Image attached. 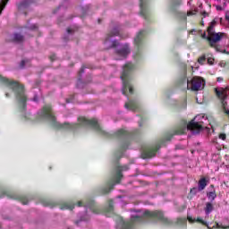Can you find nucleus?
Returning a JSON list of instances; mask_svg holds the SVG:
<instances>
[{
    "label": "nucleus",
    "mask_w": 229,
    "mask_h": 229,
    "mask_svg": "<svg viewBox=\"0 0 229 229\" xmlns=\"http://www.w3.org/2000/svg\"><path fill=\"white\" fill-rule=\"evenodd\" d=\"M39 121H47L56 130H66L67 131H81L87 127V118L80 116L77 123H60L56 121V117L53 114V109L50 105H46L42 109L38 112Z\"/></svg>",
    "instance_id": "nucleus-1"
},
{
    "label": "nucleus",
    "mask_w": 229,
    "mask_h": 229,
    "mask_svg": "<svg viewBox=\"0 0 229 229\" xmlns=\"http://www.w3.org/2000/svg\"><path fill=\"white\" fill-rule=\"evenodd\" d=\"M0 82L4 83L11 92H13L17 105L20 112H21V116L25 121H35V117L30 113H26V101H28V97L24 93V86L19 84L15 81H11L0 75Z\"/></svg>",
    "instance_id": "nucleus-2"
},
{
    "label": "nucleus",
    "mask_w": 229,
    "mask_h": 229,
    "mask_svg": "<svg viewBox=\"0 0 229 229\" xmlns=\"http://www.w3.org/2000/svg\"><path fill=\"white\" fill-rule=\"evenodd\" d=\"M119 35V27H114L105 38L104 46L106 49L115 47V60H124L130 55V46L128 44L119 45V42L113 40L112 37H117Z\"/></svg>",
    "instance_id": "nucleus-3"
},
{
    "label": "nucleus",
    "mask_w": 229,
    "mask_h": 229,
    "mask_svg": "<svg viewBox=\"0 0 229 229\" xmlns=\"http://www.w3.org/2000/svg\"><path fill=\"white\" fill-rule=\"evenodd\" d=\"M148 219H157L164 225H171V220L164 216L161 211L140 210L136 215L131 216V223H144Z\"/></svg>",
    "instance_id": "nucleus-4"
},
{
    "label": "nucleus",
    "mask_w": 229,
    "mask_h": 229,
    "mask_svg": "<svg viewBox=\"0 0 229 229\" xmlns=\"http://www.w3.org/2000/svg\"><path fill=\"white\" fill-rule=\"evenodd\" d=\"M135 69L131 63H127L123 68V73L121 75V80L123 81L122 92L123 96H128V91L130 94H133V88L130 81L131 80V71Z\"/></svg>",
    "instance_id": "nucleus-5"
},
{
    "label": "nucleus",
    "mask_w": 229,
    "mask_h": 229,
    "mask_svg": "<svg viewBox=\"0 0 229 229\" xmlns=\"http://www.w3.org/2000/svg\"><path fill=\"white\" fill-rule=\"evenodd\" d=\"M201 115L196 116L193 120H191L187 126H182L175 131L174 135H183L187 131V130H190L193 135H196L199 133V131H203V130H207L208 131H210V128L204 127L201 125V121L196 122V120L201 119Z\"/></svg>",
    "instance_id": "nucleus-6"
},
{
    "label": "nucleus",
    "mask_w": 229,
    "mask_h": 229,
    "mask_svg": "<svg viewBox=\"0 0 229 229\" xmlns=\"http://www.w3.org/2000/svg\"><path fill=\"white\" fill-rule=\"evenodd\" d=\"M216 27V21H213L209 27L208 28V37L207 33H204L202 35V38H207L209 42V45L211 47H215L216 51L222 53L223 51L219 50V47H217L216 44L219 42L225 36V33L217 32L216 33L214 31V28ZM225 53V51L223 52Z\"/></svg>",
    "instance_id": "nucleus-7"
},
{
    "label": "nucleus",
    "mask_w": 229,
    "mask_h": 229,
    "mask_svg": "<svg viewBox=\"0 0 229 229\" xmlns=\"http://www.w3.org/2000/svg\"><path fill=\"white\" fill-rule=\"evenodd\" d=\"M216 96L219 98L222 107L225 112V114H227L229 115V109L226 106V98L229 96V89L228 88H217L216 89Z\"/></svg>",
    "instance_id": "nucleus-8"
},
{
    "label": "nucleus",
    "mask_w": 229,
    "mask_h": 229,
    "mask_svg": "<svg viewBox=\"0 0 229 229\" xmlns=\"http://www.w3.org/2000/svg\"><path fill=\"white\" fill-rule=\"evenodd\" d=\"M204 87L205 80L200 77H193L191 81L187 80V89H191V90H203Z\"/></svg>",
    "instance_id": "nucleus-9"
},
{
    "label": "nucleus",
    "mask_w": 229,
    "mask_h": 229,
    "mask_svg": "<svg viewBox=\"0 0 229 229\" xmlns=\"http://www.w3.org/2000/svg\"><path fill=\"white\" fill-rule=\"evenodd\" d=\"M180 6H182V0H171L170 11L172 13L185 21L187 19V14L185 13L180 12Z\"/></svg>",
    "instance_id": "nucleus-10"
},
{
    "label": "nucleus",
    "mask_w": 229,
    "mask_h": 229,
    "mask_svg": "<svg viewBox=\"0 0 229 229\" xmlns=\"http://www.w3.org/2000/svg\"><path fill=\"white\" fill-rule=\"evenodd\" d=\"M88 126H90L93 128V130H96L98 133H100V135H104V137H110V134L101 128V125H99V123H98V120L96 118L90 119L87 121Z\"/></svg>",
    "instance_id": "nucleus-11"
},
{
    "label": "nucleus",
    "mask_w": 229,
    "mask_h": 229,
    "mask_svg": "<svg viewBox=\"0 0 229 229\" xmlns=\"http://www.w3.org/2000/svg\"><path fill=\"white\" fill-rule=\"evenodd\" d=\"M158 149H160V145H157L156 147L147 148L142 153V158H153V157L157 155V151H158Z\"/></svg>",
    "instance_id": "nucleus-12"
},
{
    "label": "nucleus",
    "mask_w": 229,
    "mask_h": 229,
    "mask_svg": "<svg viewBox=\"0 0 229 229\" xmlns=\"http://www.w3.org/2000/svg\"><path fill=\"white\" fill-rule=\"evenodd\" d=\"M122 171H128V166L123 165V166H117L116 167L115 174H114V176L113 178V182H114L113 185H115V183H119L121 182V178H123V174H121Z\"/></svg>",
    "instance_id": "nucleus-13"
},
{
    "label": "nucleus",
    "mask_w": 229,
    "mask_h": 229,
    "mask_svg": "<svg viewBox=\"0 0 229 229\" xmlns=\"http://www.w3.org/2000/svg\"><path fill=\"white\" fill-rule=\"evenodd\" d=\"M189 223H201V225H204V226H207L208 229L216 228V225H212V224L208 225L207 221L203 220L201 217L192 218V216L187 217Z\"/></svg>",
    "instance_id": "nucleus-14"
},
{
    "label": "nucleus",
    "mask_w": 229,
    "mask_h": 229,
    "mask_svg": "<svg viewBox=\"0 0 229 229\" xmlns=\"http://www.w3.org/2000/svg\"><path fill=\"white\" fill-rule=\"evenodd\" d=\"M83 74H85V66L81 68L79 73H78V81H77V87L78 89H83L85 87V83H83Z\"/></svg>",
    "instance_id": "nucleus-15"
},
{
    "label": "nucleus",
    "mask_w": 229,
    "mask_h": 229,
    "mask_svg": "<svg viewBox=\"0 0 229 229\" xmlns=\"http://www.w3.org/2000/svg\"><path fill=\"white\" fill-rule=\"evenodd\" d=\"M88 208L93 212V214H101V209L96 206V203L94 202V200H89L88 202Z\"/></svg>",
    "instance_id": "nucleus-16"
},
{
    "label": "nucleus",
    "mask_w": 229,
    "mask_h": 229,
    "mask_svg": "<svg viewBox=\"0 0 229 229\" xmlns=\"http://www.w3.org/2000/svg\"><path fill=\"white\" fill-rule=\"evenodd\" d=\"M142 38H144V30H140L134 38V44L137 49L140 47V44H142Z\"/></svg>",
    "instance_id": "nucleus-17"
},
{
    "label": "nucleus",
    "mask_w": 229,
    "mask_h": 229,
    "mask_svg": "<svg viewBox=\"0 0 229 229\" xmlns=\"http://www.w3.org/2000/svg\"><path fill=\"white\" fill-rule=\"evenodd\" d=\"M10 37V40L12 42H16L17 44L22 42V40H24V37L19 33H14L9 36Z\"/></svg>",
    "instance_id": "nucleus-18"
},
{
    "label": "nucleus",
    "mask_w": 229,
    "mask_h": 229,
    "mask_svg": "<svg viewBox=\"0 0 229 229\" xmlns=\"http://www.w3.org/2000/svg\"><path fill=\"white\" fill-rule=\"evenodd\" d=\"M119 229H131V222L124 221L123 219L120 220V223L118 224Z\"/></svg>",
    "instance_id": "nucleus-19"
},
{
    "label": "nucleus",
    "mask_w": 229,
    "mask_h": 229,
    "mask_svg": "<svg viewBox=\"0 0 229 229\" xmlns=\"http://www.w3.org/2000/svg\"><path fill=\"white\" fill-rule=\"evenodd\" d=\"M138 107L139 106L137 105V102H135L134 100H131L129 101V103H125V108H127V110H131L132 112H135V110H137Z\"/></svg>",
    "instance_id": "nucleus-20"
},
{
    "label": "nucleus",
    "mask_w": 229,
    "mask_h": 229,
    "mask_svg": "<svg viewBox=\"0 0 229 229\" xmlns=\"http://www.w3.org/2000/svg\"><path fill=\"white\" fill-rule=\"evenodd\" d=\"M30 4H31V0H22L18 4V8H19V10H24L26 8H29Z\"/></svg>",
    "instance_id": "nucleus-21"
},
{
    "label": "nucleus",
    "mask_w": 229,
    "mask_h": 229,
    "mask_svg": "<svg viewBox=\"0 0 229 229\" xmlns=\"http://www.w3.org/2000/svg\"><path fill=\"white\" fill-rule=\"evenodd\" d=\"M60 208L61 210H72V208H74V205L72 202H64Z\"/></svg>",
    "instance_id": "nucleus-22"
},
{
    "label": "nucleus",
    "mask_w": 229,
    "mask_h": 229,
    "mask_svg": "<svg viewBox=\"0 0 229 229\" xmlns=\"http://www.w3.org/2000/svg\"><path fill=\"white\" fill-rule=\"evenodd\" d=\"M112 212H114V202H112V200L109 202V206L108 208H106L104 211V213L106 214V216H107V217L110 216L109 214H112Z\"/></svg>",
    "instance_id": "nucleus-23"
},
{
    "label": "nucleus",
    "mask_w": 229,
    "mask_h": 229,
    "mask_svg": "<svg viewBox=\"0 0 229 229\" xmlns=\"http://www.w3.org/2000/svg\"><path fill=\"white\" fill-rule=\"evenodd\" d=\"M148 0H140V13L143 16H146V3Z\"/></svg>",
    "instance_id": "nucleus-24"
},
{
    "label": "nucleus",
    "mask_w": 229,
    "mask_h": 229,
    "mask_svg": "<svg viewBox=\"0 0 229 229\" xmlns=\"http://www.w3.org/2000/svg\"><path fill=\"white\" fill-rule=\"evenodd\" d=\"M205 187H207V179L202 178L199 181V191H204Z\"/></svg>",
    "instance_id": "nucleus-25"
},
{
    "label": "nucleus",
    "mask_w": 229,
    "mask_h": 229,
    "mask_svg": "<svg viewBox=\"0 0 229 229\" xmlns=\"http://www.w3.org/2000/svg\"><path fill=\"white\" fill-rule=\"evenodd\" d=\"M212 210H214V206L212 205V203L207 202L206 208H205V213L208 216V214H210V212H212Z\"/></svg>",
    "instance_id": "nucleus-26"
},
{
    "label": "nucleus",
    "mask_w": 229,
    "mask_h": 229,
    "mask_svg": "<svg viewBox=\"0 0 229 229\" xmlns=\"http://www.w3.org/2000/svg\"><path fill=\"white\" fill-rule=\"evenodd\" d=\"M115 135L117 136V137H128V135H130V132H128V131H126V130H119L116 133H115Z\"/></svg>",
    "instance_id": "nucleus-27"
},
{
    "label": "nucleus",
    "mask_w": 229,
    "mask_h": 229,
    "mask_svg": "<svg viewBox=\"0 0 229 229\" xmlns=\"http://www.w3.org/2000/svg\"><path fill=\"white\" fill-rule=\"evenodd\" d=\"M208 199H211V201H214L216 198H217V195L216 194V191H210L208 193Z\"/></svg>",
    "instance_id": "nucleus-28"
},
{
    "label": "nucleus",
    "mask_w": 229,
    "mask_h": 229,
    "mask_svg": "<svg viewBox=\"0 0 229 229\" xmlns=\"http://www.w3.org/2000/svg\"><path fill=\"white\" fill-rule=\"evenodd\" d=\"M85 219H87V216H86V215H83V216L81 217L80 220H77V221L75 222V224H76L77 225H80V223H82V221H85Z\"/></svg>",
    "instance_id": "nucleus-29"
},
{
    "label": "nucleus",
    "mask_w": 229,
    "mask_h": 229,
    "mask_svg": "<svg viewBox=\"0 0 229 229\" xmlns=\"http://www.w3.org/2000/svg\"><path fill=\"white\" fill-rule=\"evenodd\" d=\"M198 13V10H191L187 13L188 17H191V15H196Z\"/></svg>",
    "instance_id": "nucleus-30"
},
{
    "label": "nucleus",
    "mask_w": 229,
    "mask_h": 229,
    "mask_svg": "<svg viewBox=\"0 0 229 229\" xmlns=\"http://www.w3.org/2000/svg\"><path fill=\"white\" fill-rule=\"evenodd\" d=\"M205 60H206L205 56L203 55L199 58L198 62H199V64H200V65H203L205 64Z\"/></svg>",
    "instance_id": "nucleus-31"
},
{
    "label": "nucleus",
    "mask_w": 229,
    "mask_h": 229,
    "mask_svg": "<svg viewBox=\"0 0 229 229\" xmlns=\"http://www.w3.org/2000/svg\"><path fill=\"white\" fill-rule=\"evenodd\" d=\"M178 223L180 225H185L187 223V219H185V218H179L178 219Z\"/></svg>",
    "instance_id": "nucleus-32"
},
{
    "label": "nucleus",
    "mask_w": 229,
    "mask_h": 229,
    "mask_svg": "<svg viewBox=\"0 0 229 229\" xmlns=\"http://www.w3.org/2000/svg\"><path fill=\"white\" fill-rule=\"evenodd\" d=\"M27 62H28V61H26V60H22V61L21 62V64H20V68H21V69H24V67H25Z\"/></svg>",
    "instance_id": "nucleus-33"
},
{
    "label": "nucleus",
    "mask_w": 229,
    "mask_h": 229,
    "mask_svg": "<svg viewBox=\"0 0 229 229\" xmlns=\"http://www.w3.org/2000/svg\"><path fill=\"white\" fill-rule=\"evenodd\" d=\"M72 33H74V30L71 28L67 29V35H72Z\"/></svg>",
    "instance_id": "nucleus-34"
},
{
    "label": "nucleus",
    "mask_w": 229,
    "mask_h": 229,
    "mask_svg": "<svg viewBox=\"0 0 229 229\" xmlns=\"http://www.w3.org/2000/svg\"><path fill=\"white\" fill-rule=\"evenodd\" d=\"M208 64H209V65H213L214 64V59L209 57L208 58Z\"/></svg>",
    "instance_id": "nucleus-35"
},
{
    "label": "nucleus",
    "mask_w": 229,
    "mask_h": 229,
    "mask_svg": "<svg viewBox=\"0 0 229 229\" xmlns=\"http://www.w3.org/2000/svg\"><path fill=\"white\" fill-rule=\"evenodd\" d=\"M219 139H221L222 140H226V134H220Z\"/></svg>",
    "instance_id": "nucleus-36"
},
{
    "label": "nucleus",
    "mask_w": 229,
    "mask_h": 229,
    "mask_svg": "<svg viewBox=\"0 0 229 229\" xmlns=\"http://www.w3.org/2000/svg\"><path fill=\"white\" fill-rule=\"evenodd\" d=\"M66 103H74L73 97L71 98H66Z\"/></svg>",
    "instance_id": "nucleus-37"
},
{
    "label": "nucleus",
    "mask_w": 229,
    "mask_h": 229,
    "mask_svg": "<svg viewBox=\"0 0 229 229\" xmlns=\"http://www.w3.org/2000/svg\"><path fill=\"white\" fill-rule=\"evenodd\" d=\"M198 191V189L193 188V189L191 190V194H196V191Z\"/></svg>",
    "instance_id": "nucleus-38"
},
{
    "label": "nucleus",
    "mask_w": 229,
    "mask_h": 229,
    "mask_svg": "<svg viewBox=\"0 0 229 229\" xmlns=\"http://www.w3.org/2000/svg\"><path fill=\"white\" fill-rule=\"evenodd\" d=\"M216 10H217L218 12H221V10H223V7L220 6V5H216Z\"/></svg>",
    "instance_id": "nucleus-39"
},
{
    "label": "nucleus",
    "mask_w": 229,
    "mask_h": 229,
    "mask_svg": "<svg viewBox=\"0 0 229 229\" xmlns=\"http://www.w3.org/2000/svg\"><path fill=\"white\" fill-rule=\"evenodd\" d=\"M202 15H203V17H208V13L207 12H203V13H202Z\"/></svg>",
    "instance_id": "nucleus-40"
},
{
    "label": "nucleus",
    "mask_w": 229,
    "mask_h": 229,
    "mask_svg": "<svg viewBox=\"0 0 229 229\" xmlns=\"http://www.w3.org/2000/svg\"><path fill=\"white\" fill-rule=\"evenodd\" d=\"M30 30H37V25L30 26Z\"/></svg>",
    "instance_id": "nucleus-41"
},
{
    "label": "nucleus",
    "mask_w": 229,
    "mask_h": 229,
    "mask_svg": "<svg viewBox=\"0 0 229 229\" xmlns=\"http://www.w3.org/2000/svg\"><path fill=\"white\" fill-rule=\"evenodd\" d=\"M216 81H217L218 82H221V81H223V78H222V77H218Z\"/></svg>",
    "instance_id": "nucleus-42"
},
{
    "label": "nucleus",
    "mask_w": 229,
    "mask_h": 229,
    "mask_svg": "<svg viewBox=\"0 0 229 229\" xmlns=\"http://www.w3.org/2000/svg\"><path fill=\"white\" fill-rule=\"evenodd\" d=\"M43 205H44L45 207H49V202H44Z\"/></svg>",
    "instance_id": "nucleus-43"
},
{
    "label": "nucleus",
    "mask_w": 229,
    "mask_h": 229,
    "mask_svg": "<svg viewBox=\"0 0 229 229\" xmlns=\"http://www.w3.org/2000/svg\"><path fill=\"white\" fill-rule=\"evenodd\" d=\"M5 97L10 98V92H5Z\"/></svg>",
    "instance_id": "nucleus-44"
},
{
    "label": "nucleus",
    "mask_w": 229,
    "mask_h": 229,
    "mask_svg": "<svg viewBox=\"0 0 229 229\" xmlns=\"http://www.w3.org/2000/svg\"><path fill=\"white\" fill-rule=\"evenodd\" d=\"M33 101H38V98H37V96H35V97L33 98Z\"/></svg>",
    "instance_id": "nucleus-45"
},
{
    "label": "nucleus",
    "mask_w": 229,
    "mask_h": 229,
    "mask_svg": "<svg viewBox=\"0 0 229 229\" xmlns=\"http://www.w3.org/2000/svg\"><path fill=\"white\" fill-rule=\"evenodd\" d=\"M4 196H10L7 191H4Z\"/></svg>",
    "instance_id": "nucleus-46"
},
{
    "label": "nucleus",
    "mask_w": 229,
    "mask_h": 229,
    "mask_svg": "<svg viewBox=\"0 0 229 229\" xmlns=\"http://www.w3.org/2000/svg\"><path fill=\"white\" fill-rule=\"evenodd\" d=\"M108 192H110V189H106L105 193L106 194V193H108Z\"/></svg>",
    "instance_id": "nucleus-47"
},
{
    "label": "nucleus",
    "mask_w": 229,
    "mask_h": 229,
    "mask_svg": "<svg viewBox=\"0 0 229 229\" xmlns=\"http://www.w3.org/2000/svg\"><path fill=\"white\" fill-rule=\"evenodd\" d=\"M22 204H23V205H28V201L23 200V201H22Z\"/></svg>",
    "instance_id": "nucleus-48"
},
{
    "label": "nucleus",
    "mask_w": 229,
    "mask_h": 229,
    "mask_svg": "<svg viewBox=\"0 0 229 229\" xmlns=\"http://www.w3.org/2000/svg\"><path fill=\"white\" fill-rule=\"evenodd\" d=\"M216 228H221V225L219 224H216Z\"/></svg>",
    "instance_id": "nucleus-49"
},
{
    "label": "nucleus",
    "mask_w": 229,
    "mask_h": 229,
    "mask_svg": "<svg viewBox=\"0 0 229 229\" xmlns=\"http://www.w3.org/2000/svg\"><path fill=\"white\" fill-rule=\"evenodd\" d=\"M121 157H123V152L119 153V158H121Z\"/></svg>",
    "instance_id": "nucleus-50"
},
{
    "label": "nucleus",
    "mask_w": 229,
    "mask_h": 229,
    "mask_svg": "<svg viewBox=\"0 0 229 229\" xmlns=\"http://www.w3.org/2000/svg\"><path fill=\"white\" fill-rule=\"evenodd\" d=\"M78 206H79V207H81V201H79V202H78Z\"/></svg>",
    "instance_id": "nucleus-51"
},
{
    "label": "nucleus",
    "mask_w": 229,
    "mask_h": 229,
    "mask_svg": "<svg viewBox=\"0 0 229 229\" xmlns=\"http://www.w3.org/2000/svg\"><path fill=\"white\" fill-rule=\"evenodd\" d=\"M60 9H62V5H60V6L58 7V10H60Z\"/></svg>",
    "instance_id": "nucleus-52"
},
{
    "label": "nucleus",
    "mask_w": 229,
    "mask_h": 229,
    "mask_svg": "<svg viewBox=\"0 0 229 229\" xmlns=\"http://www.w3.org/2000/svg\"><path fill=\"white\" fill-rule=\"evenodd\" d=\"M222 228H224V229H227V228H229V225H228L227 227H222Z\"/></svg>",
    "instance_id": "nucleus-53"
},
{
    "label": "nucleus",
    "mask_w": 229,
    "mask_h": 229,
    "mask_svg": "<svg viewBox=\"0 0 229 229\" xmlns=\"http://www.w3.org/2000/svg\"><path fill=\"white\" fill-rule=\"evenodd\" d=\"M126 149V147H123V150Z\"/></svg>",
    "instance_id": "nucleus-54"
}]
</instances>
